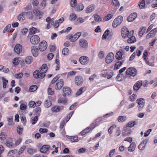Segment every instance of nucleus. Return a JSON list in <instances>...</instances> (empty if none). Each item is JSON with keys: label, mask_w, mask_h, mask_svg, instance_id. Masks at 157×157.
I'll return each instance as SVG.
<instances>
[{"label": "nucleus", "mask_w": 157, "mask_h": 157, "mask_svg": "<svg viewBox=\"0 0 157 157\" xmlns=\"http://www.w3.org/2000/svg\"><path fill=\"white\" fill-rule=\"evenodd\" d=\"M0 138L2 140L6 139V136L5 133L4 132H2L0 134Z\"/></svg>", "instance_id": "64"}, {"label": "nucleus", "mask_w": 157, "mask_h": 157, "mask_svg": "<svg viewBox=\"0 0 157 157\" xmlns=\"http://www.w3.org/2000/svg\"><path fill=\"white\" fill-rule=\"evenodd\" d=\"M63 109L62 106H55L51 108V110L53 112L57 113L59 112Z\"/></svg>", "instance_id": "22"}, {"label": "nucleus", "mask_w": 157, "mask_h": 157, "mask_svg": "<svg viewBox=\"0 0 157 157\" xmlns=\"http://www.w3.org/2000/svg\"><path fill=\"white\" fill-rule=\"evenodd\" d=\"M31 49L33 56L36 57L38 55V49L35 46H33L31 47Z\"/></svg>", "instance_id": "18"}, {"label": "nucleus", "mask_w": 157, "mask_h": 157, "mask_svg": "<svg viewBox=\"0 0 157 157\" xmlns=\"http://www.w3.org/2000/svg\"><path fill=\"white\" fill-rule=\"evenodd\" d=\"M50 146L48 145H44L40 148V151L41 152L44 153L47 152Z\"/></svg>", "instance_id": "23"}, {"label": "nucleus", "mask_w": 157, "mask_h": 157, "mask_svg": "<svg viewBox=\"0 0 157 157\" xmlns=\"http://www.w3.org/2000/svg\"><path fill=\"white\" fill-rule=\"evenodd\" d=\"M136 147V145L135 143H132L128 148V150L129 151H133Z\"/></svg>", "instance_id": "25"}, {"label": "nucleus", "mask_w": 157, "mask_h": 157, "mask_svg": "<svg viewBox=\"0 0 157 157\" xmlns=\"http://www.w3.org/2000/svg\"><path fill=\"white\" fill-rule=\"evenodd\" d=\"M95 8L94 4H91L89 5L86 9V13H90L94 10Z\"/></svg>", "instance_id": "19"}, {"label": "nucleus", "mask_w": 157, "mask_h": 157, "mask_svg": "<svg viewBox=\"0 0 157 157\" xmlns=\"http://www.w3.org/2000/svg\"><path fill=\"white\" fill-rule=\"evenodd\" d=\"M137 96L136 94H133L132 96H131L130 98V100L132 101H134L136 98Z\"/></svg>", "instance_id": "56"}, {"label": "nucleus", "mask_w": 157, "mask_h": 157, "mask_svg": "<svg viewBox=\"0 0 157 157\" xmlns=\"http://www.w3.org/2000/svg\"><path fill=\"white\" fill-rule=\"evenodd\" d=\"M2 81L3 83V87L4 88H6V85L8 83V80L6 79L4 77H2Z\"/></svg>", "instance_id": "33"}, {"label": "nucleus", "mask_w": 157, "mask_h": 157, "mask_svg": "<svg viewBox=\"0 0 157 157\" xmlns=\"http://www.w3.org/2000/svg\"><path fill=\"white\" fill-rule=\"evenodd\" d=\"M23 76L22 73H20L18 74H16L15 75V77L17 78H21Z\"/></svg>", "instance_id": "58"}, {"label": "nucleus", "mask_w": 157, "mask_h": 157, "mask_svg": "<svg viewBox=\"0 0 157 157\" xmlns=\"http://www.w3.org/2000/svg\"><path fill=\"white\" fill-rule=\"evenodd\" d=\"M81 35V32H78L73 36L72 34H69L67 36V38L70 40L71 42H74L76 41Z\"/></svg>", "instance_id": "2"}, {"label": "nucleus", "mask_w": 157, "mask_h": 157, "mask_svg": "<svg viewBox=\"0 0 157 157\" xmlns=\"http://www.w3.org/2000/svg\"><path fill=\"white\" fill-rule=\"evenodd\" d=\"M79 61L82 64H86L88 63L89 59L87 56H83L80 58Z\"/></svg>", "instance_id": "13"}, {"label": "nucleus", "mask_w": 157, "mask_h": 157, "mask_svg": "<svg viewBox=\"0 0 157 157\" xmlns=\"http://www.w3.org/2000/svg\"><path fill=\"white\" fill-rule=\"evenodd\" d=\"M27 106L24 104H21L20 106V109L22 110H24L26 109Z\"/></svg>", "instance_id": "60"}, {"label": "nucleus", "mask_w": 157, "mask_h": 157, "mask_svg": "<svg viewBox=\"0 0 157 157\" xmlns=\"http://www.w3.org/2000/svg\"><path fill=\"white\" fill-rule=\"evenodd\" d=\"M69 139L71 141L73 142H77L78 140V137L77 136H70Z\"/></svg>", "instance_id": "37"}, {"label": "nucleus", "mask_w": 157, "mask_h": 157, "mask_svg": "<svg viewBox=\"0 0 157 157\" xmlns=\"http://www.w3.org/2000/svg\"><path fill=\"white\" fill-rule=\"evenodd\" d=\"M45 74L40 72L39 71H36L33 73V76L36 78H44L45 76Z\"/></svg>", "instance_id": "9"}, {"label": "nucleus", "mask_w": 157, "mask_h": 157, "mask_svg": "<svg viewBox=\"0 0 157 157\" xmlns=\"http://www.w3.org/2000/svg\"><path fill=\"white\" fill-rule=\"evenodd\" d=\"M38 120V117L35 116L31 120V123L32 124H35Z\"/></svg>", "instance_id": "53"}, {"label": "nucleus", "mask_w": 157, "mask_h": 157, "mask_svg": "<svg viewBox=\"0 0 157 157\" xmlns=\"http://www.w3.org/2000/svg\"><path fill=\"white\" fill-rule=\"evenodd\" d=\"M114 58L113 54L112 52H110L107 55L105 58V62L107 63H110L113 60Z\"/></svg>", "instance_id": "7"}, {"label": "nucleus", "mask_w": 157, "mask_h": 157, "mask_svg": "<svg viewBox=\"0 0 157 157\" xmlns=\"http://www.w3.org/2000/svg\"><path fill=\"white\" fill-rule=\"evenodd\" d=\"M140 1L141 2H139V6L140 8L143 9L144 7L145 6V1L144 0H142Z\"/></svg>", "instance_id": "38"}, {"label": "nucleus", "mask_w": 157, "mask_h": 157, "mask_svg": "<svg viewBox=\"0 0 157 157\" xmlns=\"http://www.w3.org/2000/svg\"><path fill=\"white\" fill-rule=\"evenodd\" d=\"M122 54L121 52L119 51L117 52L116 55V58L118 60H120L122 58Z\"/></svg>", "instance_id": "35"}, {"label": "nucleus", "mask_w": 157, "mask_h": 157, "mask_svg": "<svg viewBox=\"0 0 157 157\" xmlns=\"http://www.w3.org/2000/svg\"><path fill=\"white\" fill-rule=\"evenodd\" d=\"M94 18L95 20L97 22L101 21L102 20L99 16L98 14L95 15H94Z\"/></svg>", "instance_id": "44"}, {"label": "nucleus", "mask_w": 157, "mask_h": 157, "mask_svg": "<svg viewBox=\"0 0 157 157\" xmlns=\"http://www.w3.org/2000/svg\"><path fill=\"white\" fill-rule=\"evenodd\" d=\"M111 4L114 6H120L118 0H112Z\"/></svg>", "instance_id": "32"}, {"label": "nucleus", "mask_w": 157, "mask_h": 157, "mask_svg": "<svg viewBox=\"0 0 157 157\" xmlns=\"http://www.w3.org/2000/svg\"><path fill=\"white\" fill-rule=\"evenodd\" d=\"M79 44L80 46L83 48H86L88 47L87 41L84 39H82L79 40Z\"/></svg>", "instance_id": "14"}, {"label": "nucleus", "mask_w": 157, "mask_h": 157, "mask_svg": "<svg viewBox=\"0 0 157 157\" xmlns=\"http://www.w3.org/2000/svg\"><path fill=\"white\" fill-rule=\"evenodd\" d=\"M40 41V37L36 35L32 36L30 38V42L33 44H37Z\"/></svg>", "instance_id": "4"}, {"label": "nucleus", "mask_w": 157, "mask_h": 157, "mask_svg": "<svg viewBox=\"0 0 157 157\" xmlns=\"http://www.w3.org/2000/svg\"><path fill=\"white\" fill-rule=\"evenodd\" d=\"M25 146H22V147H21L20 148L19 151L18 152V154L19 155H20V154H21L23 152V151L25 149Z\"/></svg>", "instance_id": "63"}, {"label": "nucleus", "mask_w": 157, "mask_h": 157, "mask_svg": "<svg viewBox=\"0 0 157 157\" xmlns=\"http://www.w3.org/2000/svg\"><path fill=\"white\" fill-rule=\"evenodd\" d=\"M130 134V131L129 130L128 128H125L122 131V135L124 136H128Z\"/></svg>", "instance_id": "26"}, {"label": "nucleus", "mask_w": 157, "mask_h": 157, "mask_svg": "<svg viewBox=\"0 0 157 157\" xmlns=\"http://www.w3.org/2000/svg\"><path fill=\"white\" fill-rule=\"evenodd\" d=\"M69 51V50L68 48H63L62 50V52L63 55H66L67 54Z\"/></svg>", "instance_id": "49"}, {"label": "nucleus", "mask_w": 157, "mask_h": 157, "mask_svg": "<svg viewBox=\"0 0 157 157\" xmlns=\"http://www.w3.org/2000/svg\"><path fill=\"white\" fill-rule=\"evenodd\" d=\"M52 102L50 100H46L44 103V106L46 108L50 107L52 105Z\"/></svg>", "instance_id": "34"}, {"label": "nucleus", "mask_w": 157, "mask_h": 157, "mask_svg": "<svg viewBox=\"0 0 157 157\" xmlns=\"http://www.w3.org/2000/svg\"><path fill=\"white\" fill-rule=\"evenodd\" d=\"M126 74L132 76H135L137 73V70L133 67L128 68L126 72Z\"/></svg>", "instance_id": "5"}, {"label": "nucleus", "mask_w": 157, "mask_h": 157, "mask_svg": "<svg viewBox=\"0 0 157 157\" xmlns=\"http://www.w3.org/2000/svg\"><path fill=\"white\" fill-rule=\"evenodd\" d=\"M24 15L28 17L30 19H32L33 18V16L32 12H24Z\"/></svg>", "instance_id": "28"}, {"label": "nucleus", "mask_w": 157, "mask_h": 157, "mask_svg": "<svg viewBox=\"0 0 157 157\" xmlns=\"http://www.w3.org/2000/svg\"><path fill=\"white\" fill-rule=\"evenodd\" d=\"M132 32H129L128 29L125 26L123 27L121 31L122 36L124 39L129 37V36H131Z\"/></svg>", "instance_id": "1"}, {"label": "nucleus", "mask_w": 157, "mask_h": 157, "mask_svg": "<svg viewBox=\"0 0 157 157\" xmlns=\"http://www.w3.org/2000/svg\"><path fill=\"white\" fill-rule=\"evenodd\" d=\"M142 84V82L141 81H138L134 84L133 86V89L135 90H138Z\"/></svg>", "instance_id": "21"}, {"label": "nucleus", "mask_w": 157, "mask_h": 157, "mask_svg": "<svg viewBox=\"0 0 157 157\" xmlns=\"http://www.w3.org/2000/svg\"><path fill=\"white\" fill-rule=\"evenodd\" d=\"M35 102L33 101H30L29 103V107L31 108H34L35 107Z\"/></svg>", "instance_id": "47"}, {"label": "nucleus", "mask_w": 157, "mask_h": 157, "mask_svg": "<svg viewBox=\"0 0 157 157\" xmlns=\"http://www.w3.org/2000/svg\"><path fill=\"white\" fill-rule=\"evenodd\" d=\"M17 152V150H13L10 151L8 153V155L12 156L13 154H15Z\"/></svg>", "instance_id": "43"}, {"label": "nucleus", "mask_w": 157, "mask_h": 157, "mask_svg": "<svg viewBox=\"0 0 157 157\" xmlns=\"http://www.w3.org/2000/svg\"><path fill=\"white\" fill-rule=\"evenodd\" d=\"M37 88V87L36 85H33L30 86L29 88V90L30 92H33L36 90Z\"/></svg>", "instance_id": "42"}, {"label": "nucleus", "mask_w": 157, "mask_h": 157, "mask_svg": "<svg viewBox=\"0 0 157 157\" xmlns=\"http://www.w3.org/2000/svg\"><path fill=\"white\" fill-rule=\"evenodd\" d=\"M146 29V27H143L140 29V30L139 32V35L140 36H142L143 35L144 33H145Z\"/></svg>", "instance_id": "31"}, {"label": "nucleus", "mask_w": 157, "mask_h": 157, "mask_svg": "<svg viewBox=\"0 0 157 157\" xmlns=\"http://www.w3.org/2000/svg\"><path fill=\"white\" fill-rule=\"evenodd\" d=\"M84 6L82 4H78L77 7L75 8V10L77 11H80L84 9Z\"/></svg>", "instance_id": "30"}, {"label": "nucleus", "mask_w": 157, "mask_h": 157, "mask_svg": "<svg viewBox=\"0 0 157 157\" xmlns=\"http://www.w3.org/2000/svg\"><path fill=\"white\" fill-rule=\"evenodd\" d=\"M113 17V15L111 14H109L107 15V16L105 17L104 19V20L105 21H107L109 19H110Z\"/></svg>", "instance_id": "57"}, {"label": "nucleus", "mask_w": 157, "mask_h": 157, "mask_svg": "<svg viewBox=\"0 0 157 157\" xmlns=\"http://www.w3.org/2000/svg\"><path fill=\"white\" fill-rule=\"evenodd\" d=\"M109 30H106L102 36V39L103 40L105 39L106 38L107 36L109 35Z\"/></svg>", "instance_id": "40"}, {"label": "nucleus", "mask_w": 157, "mask_h": 157, "mask_svg": "<svg viewBox=\"0 0 157 157\" xmlns=\"http://www.w3.org/2000/svg\"><path fill=\"white\" fill-rule=\"evenodd\" d=\"M124 61H122L117 62L116 63L114 66V69L115 70H117L119 69L120 67L122 65Z\"/></svg>", "instance_id": "27"}, {"label": "nucleus", "mask_w": 157, "mask_h": 157, "mask_svg": "<svg viewBox=\"0 0 157 157\" xmlns=\"http://www.w3.org/2000/svg\"><path fill=\"white\" fill-rule=\"evenodd\" d=\"M75 82L77 86H81L83 82V79L81 76H77L75 77Z\"/></svg>", "instance_id": "11"}, {"label": "nucleus", "mask_w": 157, "mask_h": 157, "mask_svg": "<svg viewBox=\"0 0 157 157\" xmlns=\"http://www.w3.org/2000/svg\"><path fill=\"white\" fill-rule=\"evenodd\" d=\"M135 121H133L132 122V121L129 122L126 125V127H131L133 126L135 124Z\"/></svg>", "instance_id": "45"}, {"label": "nucleus", "mask_w": 157, "mask_h": 157, "mask_svg": "<svg viewBox=\"0 0 157 157\" xmlns=\"http://www.w3.org/2000/svg\"><path fill=\"white\" fill-rule=\"evenodd\" d=\"M126 119V117L124 116H119L118 119V121L119 122H123Z\"/></svg>", "instance_id": "39"}, {"label": "nucleus", "mask_w": 157, "mask_h": 157, "mask_svg": "<svg viewBox=\"0 0 157 157\" xmlns=\"http://www.w3.org/2000/svg\"><path fill=\"white\" fill-rule=\"evenodd\" d=\"M137 101L138 104V109L139 110H140L144 105V99L143 98H140L137 99Z\"/></svg>", "instance_id": "12"}, {"label": "nucleus", "mask_w": 157, "mask_h": 157, "mask_svg": "<svg viewBox=\"0 0 157 157\" xmlns=\"http://www.w3.org/2000/svg\"><path fill=\"white\" fill-rule=\"evenodd\" d=\"M64 85V81L63 79L59 80L56 83L55 86V89L57 90H59Z\"/></svg>", "instance_id": "10"}, {"label": "nucleus", "mask_w": 157, "mask_h": 157, "mask_svg": "<svg viewBox=\"0 0 157 157\" xmlns=\"http://www.w3.org/2000/svg\"><path fill=\"white\" fill-rule=\"evenodd\" d=\"M24 15V12L21 13L18 16V19L20 21H23L24 20L23 18V17Z\"/></svg>", "instance_id": "54"}, {"label": "nucleus", "mask_w": 157, "mask_h": 157, "mask_svg": "<svg viewBox=\"0 0 157 157\" xmlns=\"http://www.w3.org/2000/svg\"><path fill=\"white\" fill-rule=\"evenodd\" d=\"M51 87H49L48 89V94L49 95H52L54 94V92L52 90V89L50 88Z\"/></svg>", "instance_id": "55"}, {"label": "nucleus", "mask_w": 157, "mask_h": 157, "mask_svg": "<svg viewBox=\"0 0 157 157\" xmlns=\"http://www.w3.org/2000/svg\"><path fill=\"white\" fill-rule=\"evenodd\" d=\"M6 144V146L9 147H11L13 145V144L12 142V140L11 138L7 139Z\"/></svg>", "instance_id": "24"}, {"label": "nucleus", "mask_w": 157, "mask_h": 157, "mask_svg": "<svg viewBox=\"0 0 157 157\" xmlns=\"http://www.w3.org/2000/svg\"><path fill=\"white\" fill-rule=\"evenodd\" d=\"M76 18V15L74 13H72L70 16L69 19L71 21L75 20Z\"/></svg>", "instance_id": "50"}, {"label": "nucleus", "mask_w": 157, "mask_h": 157, "mask_svg": "<svg viewBox=\"0 0 157 157\" xmlns=\"http://www.w3.org/2000/svg\"><path fill=\"white\" fill-rule=\"evenodd\" d=\"M29 33L30 34H35L36 33V29L34 27H32V28L30 29Z\"/></svg>", "instance_id": "41"}, {"label": "nucleus", "mask_w": 157, "mask_h": 157, "mask_svg": "<svg viewBox=\"0 0 157 157\" xmlns=\"http://www.w3.org/2000/svg\"><path fill=\"white\" fill-rule=\"evenodd\" d=\"M32 57L31 56H28L25 59V61L26 63L27 64H29L30 63L32 60Z\"/></svg>", "instance_id": "36"}, {"label": "nucleus", "mask_w": 157, "mask_h": 157, "mask_svg": "<svg viewBox=\"0 0 157 157\" xmlns=\"http://www.w3.org/2000/svg\"><path fill=\"white\" fill-rule=\"evenodd\" d=\"M47 47V43L46 41L43 40L41 42L39 45V48L41 51H44L46 49Z\"/></svg>", "instance_id": "8"}, {"label": "nucleus", "mask_w": 157, "mask_h": 157, "mask_svg": "<svg viewBox=\"0 0 157 157\" xmlns=\"http://www.w3.org/2000/svg\"><path fill=\"white\" fill-rule=\"evenodd\" d=\"M33 12L35 14L36 19H39L41 18V12H40L38 9H35Z\"/></svg>", "instance_id": "17"}, {"label": "nucleus", "mask_w": 157, "mask_h": 157, "mask_svg": "<svg viewBox=\"0 0 157 157\" xmlns=\"http://www.w3.org/2000/svg\"><path fill=\"white\" fill-rule=\"evenodd\" d=\"M22 47L21 45L20 44H17L15 46L14 51L17 54H19L22 51Z\"/></svg>", "instance_id": "16"}, {"label": "nucleus", "mask_w": 157, "mask_h": 157, "mask_svg": "<svg viewBox=\"0 0 157 157\" xmlns=\"http://www.w3.org/2000/svg\"><path fill=\"white\" fill-rule=\"evenodd\" d=\"M28 29L25 28L21 30V32L23 35H25L28 32Z\"/></svg>", "instance_id": "61"}, {"label": "nucleus", "mask_w": 157, "mask_h": 157, "mask_svg": "<svg viewBox=\"0 0 157 157\" xmlns=\"http://www.w3.org/2000/svg\"><path fill=\"white\" fill-rule=\"evenodd\" d=\"M23 128H21L20 126H18L17 128V133L19 134H21L23 130Z\"/></svg>", "instance_id": "52"}, {"label": "nucleus", "mask_w": 157, "mask_h": 157, "mask_svg": "<svg viewBox=\"0 0 157 157\" xmlns=\"http://www.w3.org/2000/svg\"><path fill=\"white\" fill-rule=\"evenodd\" d=\"M47 70V65L46 64H43L41 67L40 71L42 73H44Z\"/></svg>", "instance_id": "29"}, {"label": "nucleus", "mask_w": 157, "mask_h": 157, "mask_svg": "<svg viewBox=\"0 0 157 157\" xmlns=\"http://www.w3.org/2000/svg\"><path fill=\"white\" fill-rule=\"evenodd\" d=\"M77 4V2L76 0H71L70 5L72 7H74Z\"/></svg>", "instance_id": "46"}, {"label": "nucleus", "mask_w": 157, "mask_h": 157, "mask_svg": "<svg viewBox=\"0 0 157 157\" xmlns=\"http://www.w3.org/2000/svg\"><path fill=\"white\" fill-rule=\"evenodd\" d=\"M39 131L41 133L47 132H48V129L46 128H40L39 130Z\"/></svg>", "instance_id": "62"}, {"label": "nucleus", "mask_w": 157, "mask_h": 157, "mask_svg": "<svg viewBox=\"0 0 157 157\" xmlns=\"http://www.w3.org/2000/svg\"><path fill=\"white\" fill-rule=\"evenodd\" d=\"M134 32L133 30L132 31V34H131V36H129V39L127 40V42L129 44H132L134 43L136 41V39L135 37L134 36H132L133 33Z\"/></svg>", "instance_id": "20"}, {"label": "nucleus", "mask_w": 157, "mask_h": 157, "mask_svg": "<svg viewBox=\"0 0 157 157\" xmlns=\"http://www.w3.org/2000/svg\"><path fill=\"white\" fill-rule=\"evenodd\" d=\"M63 96L64 97L66 96H70L71 95V89L69 87L65 86L63 89Z\"/></svg>", "instance_id": "6"}, {"label": "nucleus", "mask_w": 157, "mask_h": 157, "mask_svg": "<svg viewBox=\"0 0 157 157\" xmlns=\"http://www.w3.org/2000/svg\"><path fill=\"white\" fill-rule=\"evenodd\" d=\"M137 16V14L136 13H131L128 17L127 20L128 22L133 21Z\"/></svg>", "instance_id": "15"}, {"label": "nucleus", "mask_w": 157, "mask_h": 157, "mask_svg": "<svg viewBox=\"0 0 157 157\" xmlns=\"http://www.w3.org/2000/svg\"><path fill=\"white\" fill-rule=\"evenodd\" d=\"M123 20V17L122 16H119L117 17L113 21V26L116 28L120 25Z\"/></svg>", "instance_id": "3"}, {"label": "nucleus", "mask_w": 157, "mask_h": 157, "mask_svg": "<svg viewBox=\"0 0 157 157\" xmlns=\"http://www.w3.org/2000/svg\"><path fill=\"white\" fill-rule=\"evenodd\" d=\"M59 79V78L57 76H56L52 80L51 84L49 85V87H52V84H53L56 82Z\"/></svg>", "instance_id": "48"}, {"label": "nucleus", "mask_w": 157, "mask_h": 157, "mask_svg": "<svg viewBox=\"0 0 157 157\" xmlns=\"http://www.w3.org/2000/svg\"><path fill=\"white\" fill-rule=\"evenodd\" d=\"M146 145L143 143H141L139 145V148L140 150H142L145 148Z\"/></svg>", "instance_id": "51"}, {"label": "nucleus", "mask_w": 157, "mask_h": 157, "mask_svg": "<svg viewBox=\"0 0 157 157\" xmlns=\"http://www.w3.org/2000/svg\"><path fill=\"white\" fill-rule=\"evenodd\" d=\"M76 73V72L74 71H71L68 72L67 73V76H71L75 75Z\"/></svg>", "instance_id": "59"}]
</instances>
